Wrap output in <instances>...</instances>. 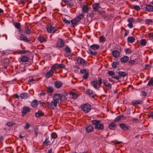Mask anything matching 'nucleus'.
I'll list each match as a JSON object with an SVG mask.
<instances>
[{
    "mask_svg": "<svg viewBox=\"0 0 153 153\" xmlns=\"http://www.w3.org/2000/svg\"><path fill=\"white\" fill-rule=\"evenodd\" d=\"M87 16H88L89 17L92 18L94 16V12H92L89 13L88 15H87Z\"/></svg>",
    "mask_w": 153,
    "mask_h": 153,
    "instance_id": "nucleus-61",
    "label": "nucleus"
},
{
    "mask_svg": "<svg viewBox=\"0 0 153 153\" xmlns=\"http://www.w3.org/2000/svg\"><path fill=\"white\" fill-rule=\"evenodd\" d=\"M127 40L128 42L132 43L134 42L135 39L133 36H130L128 37Z\"/></svg>",
    "mask_w": 153,
    "mask_h": 153,
    "instance_id": "nucleus-33",
    "label": "nucleus"
},
{
    "mask_svg": "<svg viewBox=\"0 0 153 153\" xmlns=\"http://www.w3.org/2000/svg\"><path fill=\"white\" fill-rule=\"evenodd\" d=\"M117 126L114 123H111L109 126V128L111 130H114L116 128Z\"/></svg>",
    "mask_w": 153,
    "mask_h": 153,
    "instance_id": "nucleus-24",
    "label": "nucleus"
},
{
    "mask_svg": "<svg viewBox=\"0 0 153 153\" xmlns=\"http://www.w3.org/2000/svg\"><path fill=\"white\" fill-rule=\"evenodd\" d=\"M39 41L41 42H43L46 41V40L43 37H40Z\"/></svg>",
    "mask_w": 153,
    "mask_h": 153,
    "instance_id": "nucleus-54",
    "label": "nucleus"
},
{
    "mask_svg": "<svg viewBox=\"0 0 153 153\" xmlns=\"http://www.w3.org/2000/svg\"><path fill=\"white\" fill-rule=\"evenodd\" d=\"M38 104V102L37 100H34L33 101L31 104V105L33 107H36Z\"/></svg>",
    "mask_w": 153,
    "mask_h": 153,
    "instance_id": "nucleus-26",
    "label": "nucleus"
},
{
    "mask_svg": "<svg viewBox=\"0 0 153 153\" xmlns=\"http://www.w3.org/2000/svg\"><path fill=\"white\" fill-rule=\"evenodd\" d=\"M134 8L136 10L138 11L140 10V8L139 6L135 5L133 6Z\"/></svg>",
    "mask_w": 153,
    "mask_h": 153,
    "instance_id": "nucleus-57",
    "label": "nucleus"
},
{
    "mask_svg": "<svg viewBox=\"0 0 153 153\" xmlns=\"http://www.w3.org/2000/svg\"><path fill=\"white\" fill-rule=\"evenodd\" d=\"M19 39L25 42H28L30 41L29 38H27V36L24 34H20L19 36Z\"/></svg>",
    "mask_w": 153,
    "mask_h": 153,
    "instance_id": "nucleus-4",
    "label": "nucleus"
},
{
    "mask_svg": "<svg viewBox=\"0 0 153 153\" xmlns=\"http://www.w3.org/2000/svg\"><path fill=\"white\" fill-rule=\"evenodd\" d=\"M84 14L83 13H79L78 16L76 17V19L77 20L79 21L82 18H83L84 17Z\"/></svg>",
    "mask_w": 153,
    "mask_h": 153,
    "instance_id": "nucleus-29",
    "label": "nucleus"
},
{
    "mask_svg": "<svg viewBox=\"0 0 153 153\" xmlns=\"http://www.w3.org/2000/svg\"><path fill=\"white\" fill-rule=\"evenodd\" d=\"M39 105L40 107H43V108L45 107L46 105L45 103L43 102H42L41 101H39Z\"/></svg>",
    "mask_w": 153,
    "mask_h": 153,
    "instance_id": "nucleus-46",
    "label": "nucleus"
},
{
    "mask_svg": "<svg viewBox=\"0 0 153 153\" xmlns=\"http://www.w3.org/2000/svg\"><path fill=\"white\" fill-rule=\"evenodd\" d=\"M29 96L28 93H24L21 94L19 97L21 99H25L29 97Z\"/></svg>",
    "mask_w": 153,
    "mask_h": 153,
    "instance_id": "nucleus-13",
    "label": "nucleus"
},
{
    "mask_svg": "<svg viewBox=\"0 0 153 153\" xmlns=\"http://www.w3.org/2000/svg\"><path fill=\"white\" fill-rule=\"evenodd\" d=\"M49 137L48 136L46 137V139L45 141L43 142V144L45 145L46 146L49 145L51 144V142L49 140H48Z\"/></svg>",
    "mask_w": 153,
    "mask_h": 153,
    "instance_id": "nucleus-25",
    "label": "nucleus"
},
{
    "mask_svg": "<svg viewBox=\"0 0 153 153\" xmlns=\"http://www.w3.org/2000/svg\"><path fill=\"white\" fill-rule=\"evenodd\" d=\"M54 84L55 87L57 88H60L63 84V83L61 81L58 80L55 81Z\"/></svg>",
    "mask_w": 153,
    "mask_h": 153,
    "instance_id": "nucleus-10",
    "label": "nucleus"
},
{
    "mask_svg": "<svg viewBox=\"0 0 153 153\" xmlns=\"http://www.w3.org/2000/svg\"><path fill=\"white\" fill-rule=\"evenodd\" d=\"M53 100L51 102H47L48 107L49 108L53 110L56 107L57 104H60L62 101L66 100V97L61 94H55L53 96Z\"/></svg>",
    "mask_w": 153,
    "mask_h": 153,
    "instance_id": "nucleus-1",
    "label": "nucleus"
},
{
    "mask_svg": "<svg viewBox=\"0 0 153 153\" xmlns=\"http://www.w3.org/2000/svg\"><path fill=\"white\" fill-rule=\"evenodd\" d=\"M53 72L51 69L50 71L46 73L45 76L46 77L49 78L51 76L53 75Z\"/></svg>",
    "mask_w": 153,
    "mask_h": 153,
    "instance_id": "nucleus-18",
    "label": "nucleus"
},
{
    "mask_svg": "<svg viewBox=\"0 0 153 153\" xmlns=\"http://www.w3.org/2000/svg\"><path fill=\"white\" fill-rule=\"evenodd\" d=\"M89 74V72H88L87 73L84 74L82 76V77L85 79H86L88 78Z\"/></svg>",
    "mask_w": 153,
    "mask_h": 153,
    "instance_id": "nucleus-51",
    "label": "nucleus"
},
{
    "mask_svg": "<svg viewBox=\"0 0 153 153\" xmlns=\"http://www.w3.org/2000/svg\"><path fill=\"white\" fill-rule=\"evenodd\" d=\"M97 83L98 81L97 79H95L91 82V85L95 89H97Z\"/></svg>",
    "mask_w": 153,
    "mask_h": 153,
    "instance_id": "nucleus-15",
    "label": "nucleus"
},
{
    "mask_svg": "<svg viewBox=\"0 0 153 153\" xmlns=\"http://www.w3.org/2000/svg\"><path fill=\"white\" fill-rule=\"evenodd\" d=\"M145 22L146 24H152L153 23V21L152 19H147L145 20Z\"/></svg>",
    "mask_w": 153,
    "mask_h": 153,
    "instance_id": "nucleus-40",
    "label": "nucleus"
},
{
    "mask_svg": "<svg viewBox=\"0 0 153 153\" xmlns=\"http://www.w3.org/2000/svg\"><path fill=\"white\" fill-rule=\"evenodd\" d=\"M54 27H53L51 24H50L46 27L47 31L48 33H51L52 30L54 29Z\"/></svg>",
    "mask_w": 153,
    "mask_h": 153,
    "instance_id": "nucleus-7",
    "label": "nucleus"
},
{
    "mask_svg": "<svg viewBox=\"0 0 153 153\" xmlns=\"http://www.w3.org/2000/svg\"><path fill=\"white\" fill-rule=\"evenodd\" d=\"M15 124V123H13L12 121H8L7 123V126L9 127Z\"/></svg>",
    "mask_w": 153,
    "mask_h": 153,
    "instance_id": "nucleus-44",
    "label": "nucleus"
},
{
    "mask_svg": "<svg viewBox=\"0 0 153 153\" xmlns=\"http://www.w3.org/2000/svg\"><path fill=\"white\" fill-rule=\"evenodd\" d=\"M99 6V4L98 3H95L93 6L94 10L95 11H97L100 8Z\"/></svg>",
    "mask_w": 153,
    "mask_h": 153,
    "instance_id": "nucleus-20",
    "label": "nucleus"
},
{
    "mask_svg": "<svg viewBox=\"0 0 153 153\" xmlns=\"http://www.w3.org/2000/svg\"><path fill=\"white\" fill-rule=\"evenodd\" d=\"M146 10L150 12H153V6L151 5H147L145 7Z\"/></svg>",
    "mask_w": 153,
    "mask_h": 153,
    "instance_id": "nucleus-6",
    "label": "nucleus"
},
{
    "mask_svg": "<svg viewBox=\"0 0 153 153\" xmlns=\"http://www.w3.org/2000/svg\"><path fill=\"white\" fill-rule=\"evenodd\" d=\"M91 105L88 104H86L83 105L82 108V110L85 113L88 112L91 109Z\"/></svg>",
    "mask_w": 153,
    "mask_h": 153,
    "instance_id": "nucleus-3",
    "label": "nucleus"
},
{
    "mask_svg": "<svg viewBox=\"0 0 153 153\" xmlns=\"http://www.w3.org/2000/svg\"><path fill=\"white\" fill-rule=\"evenodd\" d=\"M129 60V57L126 56H124L120 58V60L122 63H126Z\"/></svg>",
    "mask_w": 153,
    "mask_h": 153,
    "instance_id": "nucleus-14",
    "label": "nucleus"
},
{
    "mask_svg": "<svg viewBox=\"0 0 153 153\" xmlns=\"http://www.w3.org/2000/svg\"><path fill=\"white\" fill-rule=\"evenodd\" d=\"M30 52L29 51H25V50H22V51H20L18 53L20 54H25L27 52Z\"/></svg>",
    "mask_w": 153,
    "mask_h": 153,
    "instance_id": "nucleus-53",
    "label": "nucleus"
},
{
    "mask_svg": "<svg viewBox=\"0 0 153 153\" xmlns=\"http://www.w3.org/2000/svg\"><path fill=\"white\" fill-rule=\"evenodd\" d=\"M108 74L110 76H111L114 74V72L111 71H109L108 72Z\"/></svg>",
    "mask_w": 153,
    "mask_h": 153,
    "instance_id": "nucleus-63",
    "label": "nucleus"
},
{
    "mask_svg": "<svg viewBox=\"0 0 153 153\" xmlns=\"http://www.w3.org/2000/svg\"><path fill=\"white\" fill-rule=\"evenodd\" d=\"M57 69H58V66L57 64H54L51 67V70L53 72L54 71L56 70Z\"/></svg>",
    "mask_w": 153,
    "mask_h": 153,
    "instance_id": "nucleus-30",
    "label": "nucleus"
},
{
    "mask_svg": "<svg viewBox=\"0 0 153 153\" xmlns=\"http://www.w3.org/2000/svg\"><path fill=\"white\" fill-rule=\"evenodd\" d=\"M100 46L99 45L94 44L90 46V48L92 50H95L99 48Z\"/></svg>",
    "mask_w": 153,
    "mask_h": 153,
    "instance_id": "nucleus-22",
    "label": "nucleus"
},
{
    "mask_svg": "<svg viewBox=\"0 0 153 153\" xmlns=\"http://www.w3.org/2000/svg\"><path fill=\"white\" fill-rule=\"evenodd\" d=\"M30 123H25V126L24 127L25 129H27L30 128Z\"/></svg>",
    "mask_w": 153,
    "mask_h": 153,
    "instance_id": "nucleus-45",
    "label": "nucleus"
},
{
    "mask_svg": "<svg viewBox=\"0 0 153 153\" xmlns=\"http://www.w3.org/2000/svg\"><path fill=\"white\" fill-rule=\"evenodd\" d=\"M124 51L126 54H129L132 52L131 50H130L129 48H126L124 49Z\"/></svg>",
    "mask_w": 153,
    "mask_h": 153,
    "instance_id": "nucleus-38",
    "label": "nucleus"
},
{
    "mask_svg": "<svg viewBox=\"0 0 153 153\" xmlns=\"http://www.w3.org/2000/svg\"><path fill=\"white\" fill-rule=\"evenodd\" d=\"M51 138L54 139H56L57 137V134L54 132L52 133L51 134Z\"/></svg>",
    "mask_w": 153,
    "mask_h": 153,
    "instance_id": "nucleus-34",
    "label": "nucleus"
},
{
    "mask_svg": "<svg viewBox=\"0 0 153 153\" xmlns=\"http://www.w3.org/2000/svg\"><path fill=\"white\" fill-rule=\"evenodd\" d=\"M87 51L89 54L95 56L97 54V53L95 51H93L90 49H88Z\"/></svg>",
    "mask_w": 153,
    "mask_h": 153,
    "instance_id": "nucleus-28",
    "label": "nucleus"
},
{
    "mask_svg": "<svg viewBox=\"0 0 153 153\" xmlns=\"http://www.w3.org/2000/svg\"><path fill=\"white\" fill-rule=\"evenodd\" d=\"M70 97L71 98L73 99H76L77 97L76 95L74 93H71L70 94Z\"/></svg>",
    "mask_w": 153,
    "mask_h": 153,
    "instance_id": "nucleus-43",
    "label": "nucleus"
},
{
    "mask_svg": "<svg viewBox=\"0 0 153 153\" xmlns=\"http://www.w3.org/2000/svg\"><path fill=\"white\" fill-rule=\"evenodd\" d=\"M101 121L100 120H93L91 122L93 125H94V128L97 130H102L104 128V126L103 124L100 123Z\"/></svg>",
    "mask_w": 153,
    "mask_h": 153,
    "instance_id": "nucleus-2",
    "label": "nucleus"
},
{
    "mask_svg": "<svg viewBox=\"0 0 153 153\" xmlns=\"http://www.w3.org/2000/svg\"><path fill=\"white\" fill-rule=\"evenodd\" d=\"M58 69L64 68L65 67V65L63 64H58Z\"/></svg>",
    "mask_w": 153,
    "mask_h": 153,
    "instance_id": "nucleus-48",
    "label": "nucleus"
},
{
    "mask_svg": "<svg viewBox=\"0 0 153 153\" xmlns=\"http://www.w3.org/2000/svg\"><path fill=\"white\" fill-rule=\"evenodd\" d=\"M128 22L130 23H132L134 22V21L133 18H129L128 19Z\"/></svg>",
    "mask_w": 153,
    "mask_h": 153,
    "instance_id": "nucleus-60",
    "label": "nucleus"
},
{
    "mask_svg": "<svg viewBox=\"0 0 153 153\" xmlns=\"http://www.w3.org/2000/svg\"><path fill=\"white\" fill-rule=\"evenodd\" d=\"M88 72L85 69H81L80 71V72L81 74H86Z\"/></svg>",
    "mask_w": 153,
    "mask_h": 153,
    "instance_id": "nucleus-52",
    "label": "nucleus"
},
{
    "mask_svg": "<svg viewBox=\"0 0 153 153\" xmlns=\"http://www.w3.org/2000/svg\"><path fill=\"white\" fill-rule=\"evenodd\" d=\"M64 44V42L61 39H59L56 44V46L58 47H62Z\"/></svg>",
    "mask_w": 153,
    "mask_h": 153,
    "instance_id": "nucleus-8",
    "label": "nucleus"
},
{
    "mask_svg": "<svg viewBox=\"0 0 153 153\" xmlns=\"http://www.w3.org/2000/svg\"><path fill=\"white\" fill-rule=\"evenodd\" d=\"M85 93L91 96H93L95 93V92L94 91L90 89H88L85 91Z\"/></svg>",
    "mask_w": 153,
    "mask_h": 153,
    "instance_id": "nucleus-19",
    "label": "nucleus"
},
{
    "mask_svg": "<svg viewBox=\"0 0 153 153\" xmlns=\"http://www.w3.org/2000/svg\"><path fill=\"white\" fill-rule=\"evenodd\" d=\"M140 45L144 46L146 44V41L145 39H142L140 40Z\"/></svg>",
    "mask_w": 153,
    "mask_h": 153,
    "instance_id": "nucleus-32",
    "label": "nucleus"
},
{
    "mask_svg": "<svg viewBox=\"0 0 153 153\" xmlns=\"http://www.w3.org/2000/svg\"><path fill=\"white\" fill-rule=\"evenodd\" d=\"M77 62L80 65L83 66H85L86 65V64L85 61L82 58L78 59H77Z\"/></svg>",
    "mask_w": 153,
    "mask_h": 153,
    "instance_id": "nucleus-5",
    "label": "nucleus"
},
{
    "mask_svg": "<svg viewBox=\"0 0 153 153\" xmlns=\"http://www.w3.org/2000/svg\"><path fill=\"white\" fill-rule=\"evenodd\" d=\"M24 32L27 34H30L31 32L29 28L25 29L24 30Z\"/></svg>",
    "mask_w": 153,
    "mask_h": 153,
    "instance_id": "nucleus-50",
    "label": "nucleus"
},
{
    "mask_svg": "<svg viewBox=\"0 0 153 153\" xmlns=\"http://www.w3.org/2000/svg\"><path fill=\"white\" fill-rule=\"evenodd\" d=\"M65 52L67 53H70L71 52V49L68 46H67L65 49Z\"/></svg>",
    "mask_w": 153,
    "mask_h": 153,
    "instance_id": "nucleus-36",
    "label": "nucleus"
},
{
    "mask_svg": "<svg viewBox=\"0 0 153 153\" xmlns=\"http://www.w3.org/2000/svg\"><path fill=\"white\" fill-rule=\"evenodd\" d=\"M36 116V117H40L41 116H43L44 115L43 113L38 112L35 113Z\"/></svg>",
    "mask_w": 153,
    "mask_h": 153,
    "instance_id": "nucleus-39",
    "label": "nucleus"
},
{
    "mask_svg": "<svg viewBox=\"0 0 153 153\" xmlns=\"http://www.w3.org/2000/svg\"><path fill=\"white\" fill-rule=\"evenodd\" d=\"M131 103L134 105L136 104H142L143 103V101L142 100H134Z\"/></svg>",
    "mask_w": 153,
    "mask_h": 153,
    "instance_id": "nucleus-12",
    "label": "nucleus"
},
{
    "mask_svg": "<svg viewBox=\"0 0 153 153\" xmlns=\"http://www.w3.org/2000/svg\"><path fill=\"white\" fill-rule=\"evenodd\" d=\"M86 132L87 133L92 132L93 131L94 128L91 125L88 126L85 128Z\"/></svg>",
    "mask_w": 153,
    "mask_h": 153,
    "instance_id": "nucleus-11",
    "label": "nucleus"
},
{
    "mask_svg": "<svg viewBox=\"0 0 153 153\" xmlns=\"http://www.w3.org/2000/svg\"><path fill=\"white\" fill-rule=\"evenodd\" d=\"M62 20L63 21L65 22L67 24H69L70 23V22L69 21H68L65 18L63 17Z\"/></svg>",
    "mask_w": 153,
    "mask_h": 153,
    "instance_id": "nucleus-56",
    "label": "nucleus"
},
{
    "mask_svg": "<svg viewBox=\"0 0 153 153\" xmlns=\"http://www.w3.org/2000/svg\"><path fill=\"white\" fill-rule=\"evenodd\" d=\"M30 108L28 107H25L24 108L22 112L23 116H24L26 114L27 112H30Z\"/></svg>",
    "mask_w": 153,
    "mask_h": 153,
    "instance_id": "nucleus-9",
    "label": "nucleus"
},
{
    "mask_svg": "<svg viewBox=\"0 0 153 153\" xmlns=\"http://www.w3.org/2000/svg\"><path fill=\"white\" fill-rule=\"evenodd\" d=\"M54 90V88L51 86H48L47 87V91L49 93H53Z\"/></svg>",
    "mask_w": 153,
    "mask_h": 153,
    "instance_id": "nucleus-21",
    "label": "nucleus"
},
{
    "mask_svg": "<svg viewBox=\"0 0 153 153\" xmlns=\"http://www.w3.org/2000/svg\"><path fill=\"white\" fill-rule=\"evenodd\" d=\"M117 62H114L112 64V67L113 68H115L116 66H117Z\"/></svg>",
    "mask_w": 153,
    "mask_h": 153,
    "instance_id": "nucleus-55",
    "label": "nucleus"
},
{
    "mask_svg": "<svg viewBox=\"0 0 153 153\" xmlns=\"http://www.w3.org/2000/svg\"><path fill=\"white\" fill-rule=\"evenodd\" d=\"M46 94V92L45 91H42L40 94L41 96L45 95Z\"/></svg>",
    "mask_w": 153,
    "mask_h": 153,
    "instance_id": "nucleus-64",
    "label": "nucleus"
},
{
    "mask_svg": "<svg viewBox=\"0 0 153 153\" xmlns=\"http://www.w3.org/2000/svg\"><path fill=\"white\" fill-rule=\"evenodd\" d=\"M135 61L134 60H130L129 61V63L130 64L134 65V64Z\"/></svg>",
    "mask_w": 153,
    "mask_h": 153,
    "instance_id": "nucleus-62",
    "label": "nucleus"
},
{
    "mask_svg": "<svg viewBox=\"0 0 153 153\" xmlns=\"http://www.w3.org/2000/svg\"><path fill=\"white\" fill-rule=\"evenodd\" d=\"M112 53L113 56L115 57H118L120 54L119 52L117 50H115L113 51Z\"/></svg>",
    "mask_w": 153,
    "mask_h": 153,
    "instance_id": "nucleus-23",
    "label": "nucleus"
},
{
    "mask_svg": "<svg viewBox=\"0 0 153 153\" xmlns=\"http://www.w3.org/2000/svg\"><path fill=\"white\" fill-rule=\"evenodd\" d=\"M82 8V12L84 13H87L89 10V8L88 7L85 5L83 6Z\"/></svg>",
    "mask_w": 153,
    "mask_h": 153,
    "instance_id": "nucleus-17",
    "label": "nucleus"
},
{
    "mask_svg": "<svg viewBox=\"0 0 153 153\" xmlns=\"http://www.w3.org/2000/svg\"><path fill=\"white\" fill-rule=\"evenodd\" d=\"M28 60V58L27 57L24 56H23L21 58V61L24 62H27Z\"/></svg>",
    "mask_w": 153,
    "mask_h": 153,
    "instance_id": "nucleus-31",
    "label": "nucleus"
},
{
    "mask_svg": "<svg viewBox=\"0 0 153 153\" xmlns=\"http://www.w3.org/2000/svg\"><path fill=\"white\" fill-rule=\"evenodd\" d=\"M119 126L123 130H126L128 129L129 126H126L124 123H120L119 124Z\"/></svg>",
    "mask_w": 153,
    "mask_h": 153,
    "instance_id": "nucleus-16",
    "label": "nucleus"
},
{
    "mask_svg": "<svg viewBox=\"0 0 153 153\" xmlns=\"http://www.w3.org/2000/svg\"><path fill=\"white\" fill-rule=\"evenodd\" d=\"M13 61V60H10L9 58H6L5 59L4 62L6 63V64L8 65V63Z\"/></svg>",
    "mask_w": 153,
    "mask_h": 153,
    "instance_id": "nucleus-41",
    "label": "nucleus"
},
{
    "mask_svg": "<svg viewBox=\"0 0 153 153\" xmlns=\"http://www.w3.org/2000/svg\"><path fill=\"white\" fill-rule=\"evenodd\" d=\"M98 85L100 86V85L102 84V79L100 77H98Z\"/></svg>",
    "mask_w": 153,
    "mask_h": 153,
    "instance_id": "nucleus-47",
    "label": "nucleus"
},
{
    "mask_svg": "<svg viewBox=\"0 0 153 153\" xmlns=\"http://www.w3.org/2000/svg\"><path fill=\"white\" fill-rule=\"evenodd\" d=\"M124 117V116L123 115H120L116 117L115 118V121H118L122 119V118Z\"/></svg>",
    "mask_w": 153,
    "mask_h": 153,
    "instance_id": "nucleus-37",
    "label": "nucleus"
},
{
    "mask_svg": "<svg viewBox=\"0 0 153 153\" xmlns=\"http://www.w3.org/2000/svg\"><path fill=\"white\" fill-rule=\"evenodd\" d=\"M100 42H102L105 41V39L103 36H101L99 37Z\"/></svg>",
    "mask_w": 153,
    "mask_h": 153,
    "instance_id": "nucleus-49",
    "label": "nucleus"
},
{
    "mask_svg": "<svg viewBox=\"0 0 153 153\" xmlns=\"http://www.w3.org/2000/svg\"><path fill=\"white\" fill-rule=\"evenodd\" d=\"M112 77L113 78L116 79L117 80H118L119 79H120V76L119 74L118 75L115 76H112Z\"/></svg>",
    "mask_w": 153,
    "mask_h": 153,
    "instance_id": "nucleus-58",
    "label": "nucleus"
},
{
    "mask_svg": "<svg viewBox=\"0 0 153 153\" xmlns=\"http://www.w3.org/2000/svg\"><path fill=\"white\" fill-rule=\"evenodd\" d=\"M152 67L151 65L150 64H146L145 65V69H148Z\"/></svg>",
    "mask_w": 153,
    "mask_h": 153,
    "instance_id": "nucleus-59",
    "label": "nucleus"
},
{
    "mask_svg": "<svg viewBox=\"0 0 153 153\" xmlns=\"http://www.w3.org/2000/svg\"><path fill=\"white\" fill-rule=\"evenodd\" d=\"M118 74L120 77V78L122 77H124L127 75V74L125 72L122 71H120L118 72Z\"/></svg>",
    "mask_w": 153,
    "mask_h": 153,
    "instance_id": "nucleus-27",
    "label": "nucleus"
},
{
    "mask_svg": "<svg viewBox=\"0 0 153 153\" xmlns=\"http://www.w3.org/2000/svg\"><path fill=\"white\" fill-rule=\"evenodd\" d=\"M79 22L78 20L76 18L75 19H73L71 20V22L74 25H76L77 23Z\"/></svg>",
    "mask_w": 153,
    "mask_h": 153,
    "instance_id": "nucleus-42",
    "label": "nucleus"
},
{
    "mask_svg": "<svg viewBox=\"0 0 153 153\" xmlns=\"http://www.w3.org/2000/svg\"><path fill=\"white\" fill-rule=\"evenodd\" d=\"M15 27L18 29L21 28V24L20 23L16 22L14 24Z\"/></svg>",
    "mask_w": 153,
    "mask_h": 153,
    "instance_id": "nucleus-35",
    "label": "nucleus"
}]
</instances>
